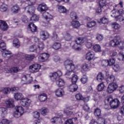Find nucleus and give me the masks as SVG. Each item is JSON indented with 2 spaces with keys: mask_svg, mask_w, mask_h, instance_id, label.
Returning <instances> with one entry per match:
<instances>
[{
  "mask_svg": "<svg viewBox=\"0 0 124 124\" xmlns=\"http://www.w3.org/2000/svg\"><path fill=\"white\" fill-rule=\"evenodd\" d=\"M64 65L65 68L71 70V71L67 72L65 74L66 78L71 79L72 76L74 75V72H73V70L75 69V66L74 65V64H73V61L69 60H66L64 62Z\"/></svg>",
  "mask_w": 124,
  "mask_h": 124,
  "instance_id": "obj_1",
  "label": "nucleus"
},
{
  "mask_svg": "<svg viewBox=\"0 0 124 124\" xmlns=\"http://www.w3.org/2000/svg\"><path fill=\"white\" fill-rule=\"evenodd\" d=\"M15 111L13 113V116L14 118L16 119H19L20 117H22L24 115L25 109L21 106H16L15 108Z\"/></svg>",
  "mask_w": 124,
  "mask_h": 124,
  "instance_id": "obj_2",
  "label": "nucleus"
},
{
  "mask_svg": "<svg viewBox=\"0 0 124 124\" xmlns=\"http://www.w3.org/2000/svg\"><path fill=\"white\" fill-rule=\"evenodd\" d=\"M41 68V65L37 63L33 64L29 66V70L31 73L38 72Z\"/></svg>",
  "mask_w": 124,
  "mask_h": 124,
  "instance_id": "obj_3",
  "label": "nucleus"
},
{
  "mask_svg": "<svg viewBox=\"0 0 124 124\" xmlns=\"http://www.w3.org/2000/svg\"><path fill=\"white\" fill-rule=\"evenodd\" d=\"M62 75V73L61 71H58L57 72H54L49 74V77L52 82L56 81L58 78L61 77Z\"/></svg>",
  "mask_w": 124,
  "mask_h": 124,
  "instance_id": "obj_4",
  "label": "nucleus"
},
{
  "mask_svg": "<svg viewBox=\"0 0 124 124\" xmlns=\"http://www.w3.org/2000/svg\"><path fill=\"white\" fill-rule=\"evenodd\" d=\"M118 89V84L116 83L111 82L108 85L107 89L108 93H114Z\"/></svg>",
  "mask_w": 124,
  "mask_h": 124,
  "instance_id": "obj_5",
  "label": "nucleus"
},
{
  "mask_svg": "<svg viewBox=\"0 0 124 124\" xmlns=\"http://www.w3.org/2000/svg\"><path fill=\"white\" fill-rule=\"evenodd\" d=\"M32 81V77L31 75L23 76L21 78L22 84H31Z\"/></svg>",
  "mask_w": 124,
  "mask_h": 124,
  "instance_id": "obj_6",
  "label": "nucleus"
},
{
  "mask_svg": "<svg viewBox=\"0 0 124 124\" xmlns=\"http://www.w3.org/2000/svg\"><path fill=\"white\" fill-rule=\"evenodd\" d=\"M49 57V54L47 53H42L38 57V60L40 62H47V61H48Z\"/></svg>",
  "mask_w": 124,
  "mask_h": 124,
  "instance_id": "obj_7",
  "label": "nucleus"
},
{
  "mask_svg": "<svg viewBox=\"0 0 124 124\" xmlns=\"http://www.w3.org/2000/svg\"><path fill=\"white\" fill-rule=\"evenodd\" d=\"M23 8L25 12H27V13L31 14V15L33 14L35 11V7L32 6V5H28V6L24 7Z\"/></svg>",
  "mask_w": 124,
  "mask_h": 124,
  "instance_id": "obj_8",
  "label": "nucleus"
},
{
  "mask_svg": "<svg viewBox=\"0 0 124 124\" xmlns=\"http://www.w3.org/2000/svg\"><path fill=\"white\" fill-rule=\"evenodd\" d=\"M120 101L118 99H113L110 103V107L113 109H116L120 106Z\"/></svg>",
  "mask_w": 124,
  "mask_h": 124,
  "instance_id": "obj_9",
  "label": "nucleus"
},
{
  "mask_svg": "<svg viewBox=\"0 0 124 124\" xmlns=\"http://www.w3.org/2000/svg\"><path fill=\"white\" fill-rule=\"evenodd\" d=\"M74 109L73 106L70 105H68L66 107V109L64 110V113L66 114L68 116H70V115H72L73 114V111L72 110Z\"/></svg>",
  "mask_w": 124,
  "mask_h": 124,
  "instance_id": "obj_10",
  "label": "nucleus"
},
{
  "mask_svg": "<svg viewBox=\"0 0 124 124\" xmlns=\"http://www.w3.org/2000/svg\"><path fill=\"white\" fill-rule=\"evenodd\" d=\"M37 9L40 12H43L48 10V7L45 3H41L38 5Z\"/></svg>",
  "mask_w": 124,
  "mask_h": 124,
  "instance_id": "obj_11",
  "label": "nucleus"
},
{
  "mask_svg": "<svg viewBox=\"0 0 124 124\" xmlns=\"http://www.w3.org/2000/svg\"><path fill=\"white\" fill-rule=\"evenodd\" d=\"M7 108H13L14 107V100L13 99H9L5 102Z\"/></svg>",
  "mask_w": 124,
  "mask_h": 124,
  "instance_id": "obj_12",
  "label": "nucleus"
},
{
  "mask_svg": "<svg viewBox=\"0 0 124 124\" xmlns=\"http://www.w3.org/2000/svg\"><path fill=\"white\" fill-rule=\"evenodd\" d=\"M55 95L57 97H62L63 96V94H64V91H63V89L62 88H59L57 89L55 92Z\"/></svg>",
  "mask_w": 124,
  "mask_h": 124,
  "instance_id": "obj_13",
  "label": "nucleus"
},
{
  "mask_svg": "<svg viewBox=\"0 0 124 124\" xmlns=\"http://www.w3.org/2000/svg\"><path fill=\"white\" fill-rule=\"evenodd\" d=\"M40 35L43 40H46L49 36V33L47 31H41L40 33Z\"/></svg>",
  "mask_w": 124,
  "mask_h": 124,
  "instance_id": "obj_14",
  "label": "nucleus"
},
{
  "mask_svg": "<svg viewBox=\"0 0 124 124\" xmlns=\"http://www.w3.org/2000/svg\"><path fill=\"white\" fill-rule=\"evenodd\" d=\"M36 30H37V28L36 27V26H35L34 23H31L28 25V31H29L35 32V31H36Z\"/></svg>",
  "mask_w": 124,
  "mask_h": 124,
  "instance_id": "obj_15",
  "label": "nucleus"
},
{
  "mask_svg": "<svg viewBox=\"0 0 124 124\" xmlns=\"http://www.w3.org/2000/svg\"><path fill=\"white\" fill-rule=\"evenodd\" d=\"M81 72L82 73H86L90 70V67L87 63H84L81 66Z\"/></svg>",
  "mask_w": 124,
  "mask_h": 124,
  "instance_id": "obj_16",
  "label": "nucleus"
},
{
  "mask_svg": "<svg viewBox=\"0 0 124 124\" xmlns=\"http://www.w3.org/2000/svg\"><path fill=\"white\" fill-rule=\"evenodd\" d=\"M21 101H20V104L22 106L26 107V106H29L30 104H31V100L29 99L28 98H24L22 100H21Z\"/></svg>",
  "mask_w": 124,
  "mask_h": 124,
  "instance_id": "obj_17",
  "label": "nucleus"
},
{
  "mask_svg": "<svg viewBox=\"0 0 124 124\" xmlns=\"http://www.w3.org/2000/svg\"><path fill=\"white\" fill-rule=\"evenodd\" d=\"M68 89L69 92L73 93L74 92H76V91L78 90V86H77L75 83H73L68 86Z\"/></svg>",
  "mask_w": 124,
  "mask_h": 124,
  "instance_id": "obj_18",
  "label": "nucleus"
},
{
  "mask_svg": "<svg viewBox=\"0 0 124 124\" xmlns=\"http://www.w3.org/2000/svg\"><path fill=\"white\" fill-rule=\"evenodd\" d=\"M79 45L76 43V42L73 41L71 43V46L74 50H75L76 51H81L82 50V48L80 47L79 46H78Z\"/></svg>",
  "mask_w": 124,
  "mask_h": 124,
  "instance_id": "obj_19",
  "label": "nucleus"
},
{
  "mask_svg": "<svg viewBox=\"0 0 124 124\" xmlns=\"http://www.w3.org/2000/svg\"><path fill=\"white\" fill-rule=\"evenodd\" d=\"M0 29L1 31H5L8 30V25L5 21H2L0 24Z\"/></svg>",
  "mask_w": 124,
  "mask_h": 124,
  "instance_id": "obj_20",
  "label": "nucleus"
},
{
  "mask_svg": "<svg viewBox=\"0 0 124 124\" xmlns=\"http://www.w3.org/2000/svg\"><path fill=\"white\" fill-rule=\"evenodd\" d=\"M94 57V53L93 51H89L86 53V59L88 61H92Z\"/></svg>",
  "mask_w": 124,
  "mask_h": 124,
  "instance_id": "obj_21",
  "label": "nucleus"
},
{
  "mask_svg": "<svg viewBox=\"0 0 124 124\" xmlns=\"http://www.w3.org/2000/svg\"><path fill=\"white\" fill-rule=\"evenodd\" d=\"M14 98L16 100H21L24 99V95L22 93H16L14 94Z\"/></svg>",
  "mask_w": 124,
  "mask_h": 124,
  "instance_id": "obj_22",
  "label": "nucleus"
},
{
  "mask_svg": "<svg viewBox=\"0 0 124 124\" xmlns=\"http://www.w3.org/2000/svg\"><path fill=\"white\" fill-rule=\"evenodd\" d=\"M20 9H21L20 8L19 5H14L11 8V11L13 13L16 14V13H18L19 11H20Z\"/></svg>",
  "mask_w": 124,
  "mask_h": 124,
  "instance_id": "obj_23",
  "label": "nucleus"
},
{
  "mask_svg": "<svg viewBox=\"0 0 124 124\" xmlns=\"http://www.w3.org/2000/svg\"><path fill=\"white\" fill-rule=\"evenodd\" d=\"M43 17L45 18L46 20H47V22L52 20V18H53L52 15L46 12L43 14Z\"/></svg>",
  "mask_w": 124,
  "mask_h": 124,
  "instance_id": "obj_24",
  "label": "nucleus"
},
{
  "mask_svg": "<svg viewBox=\"0 0 124 124\" xmlns=\"http://www.w3.org/2000/svg\"><path fill=\"white\" fill-rule=\"evenodd\" d=\"M80 22L77 20H73L71 22V25L74 29H78L80 27Z\"/></svg>",
  "mask_w": 124,
  "mask_h": 124,
  "instance_id": "obj_25",
  "label": "nucleus"
},
{
  "mask_svg": "<svg viewBox=\"0 0 124 124\" xmlns=\"http://www.w3.org/2000/svg\"><path fill=\"white\" fill-rule=\"evenodd\" d=\"M23 56L25 58L26 60H27L28 61H32L34 58H35V55L34 54H31V55H29V54H22Z\"/></svg>",
  "mask_w": 124,
  "mask_h": 124,
  "instance_id": "obj_26",
  "label": "nucleus"
},
{
  "mask_svg": "<svg viewBox=\"0 0 124 124\" xmlns=\"http://www.w3.org/2000/svg\"><path fill=\"white\" fill-rule=\"evenodd\" d=\"M11 55H12L11 51L7 50L6 49V50L4 51L2 53V56L3 58H10V57H11Z\"/></svg>",
  "mask_w": 124,
  "mask_h": 124,
  "instance_id": "obj_27",
  "label": "nucleus"
},
{
  "mask_svg": "<svg viewBox=\"0 0 124 124\" xmlns=\"http://www.w3.org/2000/svg\"><path fill=\"white\" fill-rule=\"evenodd\" d=\"M36 1V0H26L25 2L22 3V6H24L25 4L28 5H34V4H35Z\"/></svg>",
  "mask_w": 124,
  "mask_h": 124,
  "instance_id": "obj_28",
  "label": "nucleus"
},
{
  "mask_svg": "<svg viewBox=\"0 0 124 124\" xmlns=\"http://www.w3.org/2000/svg\"><path fill=\"white\" fill-rule=\"evenodd\" d=\"M0 52H4V51H6V44L4 42H0Z\"/></svg>",
  "mask_w": 124,
  "mask_h": 124,
  "instance_id": "obj_29",
  "label": "nucleus"
},
{
  "mask_svg": "<svg viewBox=\"0 0 124 124\" xmlns=\"http://www.w3.org/2000/svg\"><path fill=\"white\" fill-rule=\"evenodd\" d=\"M118 43L119 40L117 39H114L110 41L109 45L112 47H116V46H118Z\"/></svg>",
  "mask_w": 124,
  "mask_h": 124,
  "instance_id": "obj_30",
  "label": "nucleus"
},
{
  "mask_svg": "<svg viewBox=\"0 0 124 124\" xmlns=\"http://www.w3.org/2000/svg\"><path fill=\"white\" fill-rule=\"evenodd\" d=\"M65 84L64 80L62 78H60L56 81V84L58 87H63Z\"/></svg>",
  "mask_w": 124,
  "mask_h": 124,
  "instance_id": "obj_31",
  "label": "nucleus"
},
{
  "mask_svg": "<svg viewBox=\"0 0 124 124\" xmlns=\"http://www.w3.org/2000/svg\"><path fill=\"white\" fill-rule=\"evenodd\" d=\"M96 80L98 82H102V80H104V75L102 73L98 74L96 77Z\"/></svg>",
  "mask_w": 124,
  "mask_h": 124,
  "instance_id": "obj_32",
  "label": "nucleus"
},
{
  "mask_svg": "<svg viewBox=\"0 0 124 124\" xmlns=\"http://www.w3.org/2000/svg\"><path fill=\"white\" fill-rule=\"evenodd\" d=\"M0 113L2 117H4L7 115V108H0Z\"/></svg>",
  "mask_w": 124,
  "mask_h": 124,
  "instance_id": "obj_33",
  "label": "nucleus"
},
{
  "mask_svg": "<svg viewBox=\"0 0 124 124\" xmlns=\"http://www.w3.org/2000/svg\"><path fill=\"white\" fill-rule=\"evenodd\" d=\"M13 46L16 48H19L20 47V42L19 40L17 39H15L13 42Z\"/></svg>",
  "mask_w": 124,
  "mask_h": 124,
  "instance_id": "obj_34",
  "label": "nucleus"
},
{
  "mask_svg": "<svg viewBox=\"0 0 124 124\" xmlns=\"http://www.w3.org/2000/svg\"><path fill=\"white\" fill-rule=\"evenodd\" d=\"M8 7L6 4L3 3L0 6V11L1 12H5L7 10Z\"/></svg>",
  "mask_w": 124,
  "mask_h": 124,
  "instance_id": "obj_35",
  "label": "nucleus"
},
{
  "mask_svg": "<svg viewBox=\"0 0 124 124\" xmlns=\"http://www.w3.org/2000/svg\"><path fill=\"white\" fill-rule=\"evenodd\" d=\"M58 11L60 13H66L67 10L63 6H59L58 7Z\"/></svg>",
  "mask_w": 124,
  "mask_h": 124,
  "instance_id": "obj_36",
  "label": "nucleus"
},
{
  "mask_svg": "<svg viewBox=\"0 0 124 124\" xmlns=\"http://www.w3.org/2000/svg\"><path fill=\"white\" fill-rule=\"evenodd\" d=\"M104 88H105V84L104 82H102L97 86V90L98 92H101L104 90Z\"/></svg>",
  "mask_w": 124,
  "mask_h": 124,
  "instance_id": "obj_37",
  "label": "nucleus"
},
{
  "mask_svg": "<svg viewBox=\"0 0 124 124\" xmlns=\"http://www.w3.org/2000/svg\"><path fill=\"white\" fill-rule=\"evenodd\" d=\"M38 97L40 101H42V102L45 101V100L47 99V95H46V93H42V94H41Z\"/></svg>",
  "mask_w": 124,
  "mask_h": 124,
  "instance_id": "obj_38",
  "label": "nucleus"
},
{
  "mask_svg": "<svg viewBox=\"0 0 124 124\" xmlns=\"http://www.w3.org/2000/svg\"><path fill=\"white\" fill-rule=\"evenodd\" d=\"M99 5L101 8H103L105 6H106V5H107L106 0H100L99 1Z\"/></svg>",
  "mask_w": 124,
  "mask_h": 124,
  "instance_id": "obj_39",
  "label": "nucleus"
},
{
  "mask_svg": "<svg viewBox=\"0 0 124 124\" xmlns=\"http://www.w3.org/2000/svg\"><path fill=\"white\" fill-rule=\"evenodd\" d=\"M71 81L73 84H76L77 83V81L78 80V77L77 75H75L74 73V75L72 76V77H71Z\"/></svg>",
  "mask_w": 124,
  "mask_h": 124,
  "instance_id": "obj_40",
  "label": "nucleus"
},
{
  "mask_svg": "<svg viewBox=\"0 0 124 124\" xmlns=\"http://www.w3.org/2000/svg\"><path fill=\"white\" fill-rule=\"evenodd\" d=\"M93 50L95 52H101V46L98 44H96L93 46Z\"/></svg>",
  "mask_w": 124,
  "mask_h": 124,
  "instance_id": "obj_41",
  "label": "nucleus"
},
{
  "mask_svg": "<svg viewBox=\"0 0 124 124\" xmlns=\"http://www.w3.org/2000/svg\"><path fill=\"white\" fill-rule=\"evenodd\" d=\"M0 92H2L5 94H8L10 93V88H3L0 90Z\"/></svg>",
  "mask_w": 124,
  "mask_h": 124,
  "instance_id": "obj_42",
  "label": "nucleus"
},
{
  "mask_svg": "<svg viewBox=\"0 0 124 124\" xmlns=\"http://www.w3.org/2000/svg\"><path fill=\"white\" fill-rule=\"evenodd\" d=\"M29 51L30 52H36V51H39V50L36 45H33L30 47Z\"/></svg>",
  "mask_w": 124,
  "mask_h": 124,
  "instance_id": "obj_43",
  "label": "nucleus"
},
{
  "mask_svg": "<svg viewBox=\"0 0 124 124\" xmlns=\"http://www.w3.org/2000/svg\"><path fill=\"white\" fill-rule=\"evenodd\" d=\"M115 81V76L114 75H110L108 78L107 80V83H113V82Z\"/></svg>",
  "mask_w": 124,
  "mask_h": 124,
  "instance_id": "obj_44",
  "label": "nucleus"
},
{
  "mask_svg": "<svg viewBox=\"0 0 124 124\" xmlns=\"http://www.w3.org/2000/svg\"><path fill=\"white\" fill-rule=\"evenodd\" d=\"M96 25V22L95 21H92L87 23V28H93Z\"/></svg>",
  "mask_w": 124,
  "mask_h": 124,
  "instance_id": "obj_45",
  "label": "nucleus"
},
{
  "mask_svg": "<svg viewBox=\"0 0 124 124\" xmlns=\"http://www.w3.org/2000/svg\"><path fill=\"white\" fill-rule=\"evenodd\" d=\"M85 46H86L87 48L88 49H90L93 47V43H92V41L91 40H88L85 43Z\"/></svg>",
  "mask_w": 124,
  "mask_h": 124,
  "instance_id": "obj_46",
  "label": "nucleus"
},
{
  "mask_svg": "<svg viewBox=\"0 0 124 124\" xmlns=\"http://www.w3.org/2000/svg\"><path fill=\"white\" fill-rule=\"evenodd\" d=\"M20 69L17 67H15L11 68V70L7 71V72H11V73H17Z\"/></svg>",
  "mask_w": 124,
  "mask_h": 124,
  "instance_id": "obj_47",
  "label": "nucleus"
},
{
  "mask_svg": "<svg viewBox=\"0 0 124 124\" xmlns=\"http://www.w3.org/2000/svg\"><path fill=\"white\" fill-rule=\"evenodd\" d=\"M61 43H55L52 46V48L53 49H54V50H59V49L61 48Z\"/></svg>",
  "mask_w": 124,
  "mask_h": 124,
  "instance_id": "obj_48",
  "label": "nucleus"
},
{
  "mask_svg": "<svg viewBox=\"0 0 124 124\" xmlns=\"http://www.w3.org/2000/svg\"><path fill=\"white\" fill-rule=\"evenodd\" d=\"M70 17L71 19H72L73 20H76L77 18H78V16H77V14L74 12H72L70 13Z\"/></svg>",
  "mask_w": 124,
  "mask_h": 124,
  "instance_id": "obj_49",
  "label": "nucleus"
},
{
  "mask_svg": "<svg viewBox=\"0 0 124 124\" xmlns=\"http://www.w3.org/2000/svg\"><path fill=\"white\" fill-rule=\"evenodd\" d=\"M80 81L82 84H86L88 82V77L83 75L80 79Z\"/></svg>",
  "mask_w": 124,
  "mask_h": 124,
  "instance_id": "obj_50",
  "label": "nucleus"
},
{
  "mask_svg": "<svg viewBox=\"0 0 124 124\" xmlns=\"http://www.w3.org/2000/svg\"><path fill=\"white\" fill-rule=\"evenodd\" d=\"M94 115H95V116H96L97 117H99V116L101 115V110H100V109L96 108L94 110Z\"/></svg>",
  "mask_w": 124,
  "mask_h": 124,
  "instance_id": "obj_51",
  "label": "nucleus"
},
{
  "mask_svg": "<svg viewBox=\"0 0 124 124\" xmlns=\"http://www.w3.org/2000/svg\"><path fill=\"white\" fill-rule=\"evenodd\" d=\"M77 43L78 45H81L83 44L84 43V40L82 39V38H78L76 41H74Z\"/></svg>",
  "mask_w": 124,
  "mask_h": 124,
  "instance_id": "obj_52",
  "label": "nucleus"
},
{
  "mask_svg": "<svg viewBox=\"0 0 124 124\" xmlns=\"http://www.w3.org/2000/svg\"><path fill=\"white\" fill-rule=\"evenodd\" d=\"M59 122L60 123H62V119L60 118H57V117H54L51 119V123H58Z\"/></svg>",
  "mask_w": 124,
  "mask_h": 124,
  "instance_id": "obj_53",
  "label": "nucleus"
},
{
  "mask_svg": "<svg viewBox=\"0 0 124 124\" xmlns=\"http://www.w3.org/2000/svg\"><path fill=\"white\" fill-rule=\"evenodd\" d=\"M47 113H49V110L48 109V108H44L42 109V111H41L42 115L45 116Z\"/></svg>",
  "mask_w": 124,
  "mask_h": 124,
  "instance_id": "obj_54",
  "label": "nucleus"
},
{
  "mask_svg": "<svg viewBox=\"0 0 124 124\" xmlns=\"http://www.w3.org/2000/svg\"><path fill=\"white\" fill-rule=\"evenodd\" d=\"M38 50L42 51L43 49H44V44L42 42H39L38 45L37 46Z\"/></svg>",
  "mask_w": 124,
  "mask_h": 124,
  "instance_id": "obj_55",
  "label": "nucleus"
},
{
  "mask_svg": "<svg viewBox=\"0 0 124 124\" xmlns=\"http://www.w3.org/2000/svg\"><path fill=\"white\" fill-rule=\"evenodd\" d=\"M101 65H102V66H108V65H109L108 60H103L101 62Z\"/></svg>",
  "mask_w": 124,
  "mask_h": 124,
  "instance_id": "obj_56",
  "label": "nucleus"
},
{
  "mask_svg": "<svg viewBox=\"0 0 124 124\" xmlns=\"http://www.w3.org/2000/svg\"><path fill=\"white\" fill-rule=\"evenodd\" d=\"M112 27L115 30H119V29L121 28V26H120V25L117 23V22H114L113 23H112Z\"/></svg>",
  "mask_w": 124,
  "mask_h": 124,
  "instance_id": "obj_57",
  "label": "nucleus"
},
{
  "mask_svg": "<svg viewBox=\"0 0 124 124\" xmlns=\"http://www.w3.org/2000/svg\"><path fill=\"white\" fill-rule=\"evenodd\" d=\"M59 39V37H58V34L55 32H54L52 33V40L53 41H57Z\"/></svg>",
  "mask_w": 124,
  "mask_h": 124,
  "instance_id": "obj_58",
  "label": "nucleus"
},
{
  "mask_svg": "<svg viewBox=\"0 0 124 124\" xmlns=\"http://www.w3.org/2000/svg\"><path fill=\"white\" fill-rule=\"evenodd\" d=\"M96 123L97 124H105V119L104 118H99Z\"/></svg>",
  "mask_w": 124,
  "mask_h": 124,
  "instance_id": "obj_59",
  "label": "nucleus"
},
{
  "mask_svg": "<svg viewBox=\"0 0 124 124\" xmlns=\"http://www.w3.org/2000/svg\"><path fill=\"white\" fill-rule=\"evenodd\" d=\"M117 46L119 49H123L124 48V42L123 41L119 42L118 41V44H117Z\"/></svg>",
  "mask_w": 124,
  "mask_h": 124,
  "instance_id": "obj_60",
  "label": "nucleus"
},
{
  "mask_svg": "<svg viewBox=\"0 0 124 124\" xmlns=\"http://www.w3.org/2000/svg\"><path fill=\"white\" fill-rule=\"evenodd\" d=\"M118 59L119 61H124V52H122V51H121L119 53V55L118 56Z\"/></svg>",
  "mask_w": 124,
  "mask_h": 124,
  "instance_id": "obj_61",
  "label": "nucleus"
},
{
  "mask_svg": "<svg viewBox=\"0 0 124 124\" xmlns=\"http://www.w3.org/2000/svg\"><path fill=\"white\" fill-rule=\"evenodd\" d=\"M100 21L102 24H107V23H108V18L107 17H103L100 19Z\"/></svg>",
  "mask_w": 124,
  "mask_h": 124,
  "instance_id": "obj_62",
  "label": "nucleus"
},
{
  "mask_svg": "<svg viewBox=\"0 0 124 124\" xmlns=\"http://www.w3.org/2000/svg\"><path fill=\"white\" fill-rule=\"evenodd\" d=\"M39 19V17H38L36 15H33L31 18V21H38Z\"/></svg>",
  "mask_w": 124,
  "mask_h": 124,
  "instance_id": "obj_63",
  "label": "nucleus"
},
{
  "mask_svg": "<svg viewBox=\"0 0 124 124\" xmlns=\"http://www.w3.org/2000/svg\"><path fill=\"white\" fill-rule=\"evenodd\" d=\"M10 124V121L7 119H2L0 122V124Z\"/></svg>",
  "mask_w": 124,
  "mask_h": 124,
  "instance_id": "obj_64",
  "label": "nucleus"
}]
</instances>
